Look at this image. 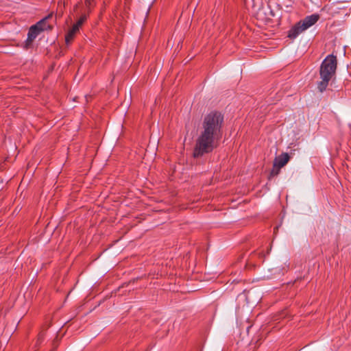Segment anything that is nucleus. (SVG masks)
Listing matches in <instances>:
<instances>
[{
  "instance_id": "obj_2",
  "label": "nucleus",
  "mask_w": 351,
  "mask_h": 351,
  "mask_svg": "<svg viewBox=\"0 0 351 351\" xmlns=\"http://www.w3.org/2000/svg\"><path fill=\"white\" fill-rule=\"evenodd\" d=\"M337 66V57L333 54L327 56L322 61L319 67L321 80L317 84V89L320 93L326 90L330 81L335 77Z\"/></svg>"
},
{
  "instance_id": "obj_5",
  "label": "nucleus",
  "mask_w": 351,
  "mask_h": 351,
  "mask_svg": "<svg viewBox=\"0 0 351 351\" xmlns=\"http://www.w3.org/2000/svg\"><path fill=\"white\" fill-rule=\"evenodd\" d=\"M290 159V156L287 153H282V154L276 156L274 160V166L282 168L287 165Z\"/></svg>"
},
{
  "instance_id": "obj_7",
  "label": "nucleus",
  "mask_w": 351,
  "mask_h": 351,
  "mask_svg": "<svg viewBox=\"0 0 351 351\" xmlns=\"http://www.w3.org/2000/svg\"><path fill=\"white\" fill-rule=\"evenodd\" d=\"M305 31L300 24V21L293 26L288 32V37L291 39H295L299 34Z\"/></svg>"
},
{
  "instance_id": "obj_6",
  "label": "nucleus",
  "mask_w": 351,
  "mask_h": 351,
  "mask_svg": "<svg viewBox=\"0 0 351 351\" xmlns=\"http://www.w3.org/2000/svg\"><path fill=\"white\" fill-rule=\"evenodd\" d=\"M51 17H52V14H49L47 16L42 19L41 20H40L36 24H40L38 27L43 32L51 30L53 28V26L49 23V20L51 19Z\"/></svg>"
},
{
  "instance_id": "obj_8",
  "label": "nucleus",
  "mask_w": 351,
  "mask_h": 351,
  "mask_svg": "<svg viewBox=\"0 0 351 351\" xmlns=\"http://www.w3.org/2000/svg\"><path fill=\"white\" fill-rule=\"evenodd\" d=\"M79 29L73 25L65 36V42L66 45H69L73 41Z\"/></svg>"
},
{
  "instance_id": "obj_3",
  "label": "nucleus",
  "mask_w": 351,
  "mask_h": 351,
  "mask_svg": "<svg viewBox=\"0 0 351 351\" xmlns=\"http://www.w3.org/2000/svg\"><path fill=\"white\" fill-rule=\"evenodd\" d=\"M39 25L40 24H35L29 29L27 38L25 41L26 46L31 45L34 39L43 32L39 29Z\"/></svg>"
},
{
  "instance_id": "obj_1",
  "label": "nucleus",
  "mask_w": 351,
  "mask_h": 351,
  "mask_svg": "<svg viewBox=\"0 0 351 351\" xmlns=\"http://www.w3.org/2000/svg\"><path fill=\"white\" fill-rule=\"evenodd\" d=\"M223 114L217 111L207 114L202 122V130L195 141L193 156L199 158L213 152L221 137Z\"/></svg>"
},
{
  "instance_id": "obj_10",
  "label": "nucleus",
  "mask_w": 351,
  "mask_h": 351,
  "mask_svg": "<svg viewBox=\"0 0 351 351\" xmlns=\"http://www.w3.org/2000/svg\"><path fill=\"white\" fill-rule=\"evenodd\" d=\"M85 5L88 10V13H89L95 5L94 0H85Z\"/></svg>"
},
{
  "instance_id": "obj_11",
  "label": "nucleus",
  "mask_w": 351,
  "mask_h": 351,
  "mask_svg": "<svg viewBox=\"0 0 351 351\" xmlns=\"http://www.w3.org/2000/svg\"><path fill=\"white\" fill-rule=\"evenodd\" d=\"M281 168H278V167H275L274 166V164L273 165V168L271 171V173H270V176H276L277 175H278V173H280V169Z\"/></svg>"
},
{
  "instance_id": "obj_4",
  "label": "nucleus",
  "mask_w": 351,
  "mask_h": 351,
  "mask_svg": "<svg viewBox=\"0 0 351 351\" xmlns=\"http://www.w3.org/2000/svg\"><path fill=\"white\" fill-rule=\"evenodd\" d=\"M319 15L318 14H312L311 16H308L304 18V20L300 21V23L303 27V29H307L312 25H313L315 23H317V21L319 20Z\"/></svg>"
},
{
  "instance_id": "obj_9",
  "label": "nucleus",
  "mask_w": 351,
  "mask_h": 351,
  "mask_svg": "<svg viewBox=\"0 0 351 351\" xmlns=\"http://www.w3.org/2000/svg\"><path fill=\"white\" fill-rule=\"evenodd\" d=\"M86 19H87V14H82L80 16V18L79 19V20L77 21V23L74 24V25L75 27H77L78 29H80V27L84 23V21L86 20Z\"/></svg>"
}]
</instances>
